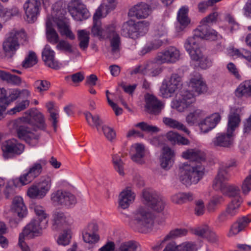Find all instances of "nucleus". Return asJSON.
I'll use <instances>...</instances> for the list:
<instances>
[{"instance_id":"nucleus-31","label":"nucleus","mask_w":251,"mask_h":251,"mask_svg":"<svg viewBox=\"0 0 251 251\" xmlns=\"http://www.w3.org/2000/svg\"><path fill=\"white\" fill-rule=\"evenodd\" d=\"M135 197V195L131 191V189L129 187L126 188L120 194L119 199V206L122 209L127 208L134 201Z\"/></svg>"},{"instance_id":"nucleus-63","label":"nucleus","mask_w":251,"mask_h":251,"mask_svg":"<svg viewBox=\"0 0 251 251\" xmlns=\"http://www.w3.org/2000/svg\"><path fill=\"white\" fill-rule=\"evenodd\" d=\"M101 130L106 138L110 141H112L116 137V133L113 129L108 126H102Z\"/></svg>"},{"instance_id":"nucleus-64","label":"nucleus","mask_w":251,"mask_h":251,"mask_svg":"<svg viewBox=\"0 0 251 251\" xmlns=\"http://www.w3.org/2000/svg\"><path fill=\"white\" fill-rule=\"evenodd\" d=\"M224 201V199L222 196H215L213 197L207 206L208 210L209 211H213L217 205L221 203Z\"/></svg>"},{"instance_id":"nucleus-19","label":"nucleus","mask_w":251,"mask_h":251,"mask_svg":"<svg viewBox=\"0 0 251 251\" xmlns=\"http://www.w3.org/2000/svg\"><path fill=\"white\" fill-rule=\"evenodd\" d=\"M188 230L185 228H176L171 230L163 238L162 240L158 241L152 247L154 251H158L162 248V244L166 241L175 240L186 236Z\"/></svg>"},{"instance_id":"nucleus-49","label":"nucleus","mask_w":251,"mask_h":251,"mask_svg":"<svg viewBox=\"0 0 251 251\" xmlns=\"http://www.w3.org/2000/svg\"><path fill=\"white\" fill-rule=\"evenodd\" d=\"M47 161L45 160L41 159L38 162L33 164L27 171L35 179L41 174L42 171V166L45 165Z\"/></svg>"},{"instance_id":"nucleus-26","label":"nucleus","mask_w":251,"mask_h":251,"mask_svg":"<svg viewBox=\"0 0 251 251\" xmlns=\"http://www.w3.org/2000/svg\"><path fill=\"white\" fill-rule=\"evenodd\" d=\"M121 34L123 36L133 39L138 38L139 33L137 32L135 23L132 20L124 23L122 26Z\"/></svg>"},{"instance_id":"nucleus-2","label":"nucleus","mask_w":251,"mask_h":251,"mask_svg":"<svg viewBox=\"0 0 251 251\" xmlns=\"http://www.w3.org/2000/svg\"><path fill=\"white\" fill-rule=\"evenodd\" d=\"M228 167L222 166L220 167L218 174L215 177L212 187L216 191L221 192L224 195L233 199L242 198L240 196L239 187L234 184L228 183L230 175L228 173Z\"/></svg>"},{"instance_id":"nucleus-11","label":"nucleus","mask_w":251,"mask_h":251,"mask_svg":"<svg viewBox=\"0 0 251 251\" xmlns=\"http://www.w3.org/2000/svg\"><path fill=\"white\" fill-rule=\"evenodd\" d=\"M159 63L158 61L155 60V58L154 61H148L143 64L136 67L131 72V74H141L151 76H156L162 71V68Z\"/></svg>"},{"instance_id":"nucleus-61","label":"nucleus","mask_w":251,"mask_h":251,"mask_svg":"<svg viewBox=\"0 0 251 251\" xmlns=\"http://www.w3.org/2000/svg\"><path fill=\"white\" fill-rule=\"evenodd\" d=\"M241 189L243 194L246 195L251 190V170L249 172V175L243 180Z\"/></svg>"},{"instance_id":"nucleus-56","label":"nucleus","mask_w":251,"mask_h":251,"mask_svg":"<svg viewBox=\"0 0 251 251\" xmlns=\"http://www.w3.org/2000/svg\"><path fill=\"white\" fill-rule=\"evenodd\" d=\"M29 100H24L20 102L17 103L14 107L8 111V113L10 115H13L23 111L29 106Z\"/></svg>"},{"instance_id":"nucleus-41","label":"nucleus","mask_w":251,"mask_h":251,"mask_svg":"<svg viewBox=\"0 0 251 251\" xmlns=\"http://www.w3.org/2000/svg\"><path fill=\"white\" fill-rule=\"evenodd\" d=\"M89 35V31L85 29H81L77 31L79 47L83 50H86L88 47L90 40Z\"/></svg>"},{"instance_id":"nucleus-36","label":"nucleus","mask_w":251,"mask_h":251,"mask_svg":"<svg viewBox=\"0 0 251 251\" xmlns=\"http://www.w3.org/2000/svg\"><path fill=\"white\" fill-rule=\"evenodd\" d=\"M167 140L173 145H188L189 140L176 132L170 131L166 134Z\"/></svg>"},{"instance_id":"nucleus-12","label":"nucleus","mask_w":251,"mask_h":251,"mask_svg":"<svg viewBox=\"0 0 251 251\" xmlns=\"http://www.w3.org/2000/svg\"><path fill=\"white\" fill-rule=\"evenodd\" d=\"M195 101L194 94L187 90L182 92L180 97L172 102V107L179 112H183Z\"/></svg>"},{"instance_id":"nucleus-62","label":"nucleus","mask_w":251,"mask_h":251,"mask_svg":"<svg viewBox=\"0 0 251 251\" xmlns=\"http://www.w3.org/2000/svg\"><path fill=\"white\" fill-rule=\"evenodd\" d=\"M19 13V10L16 6L12 7L11 8H5L3 11V16L2 18L4 20L7 21L11 18V17L16 16Z\"/></svg>"},{"instance_id":"nucleus-45","label":"nucleus","mask_w":251,"mask_h":251,"mask_svg":"<svg viewBox=\"0 0 251 251\" xmlns=\"http://www.w3.org/2000/svg\"><path fill=\"white\" fill-rule=\"evenodd\" d=\"M46 35L48 40L50 43L55 44L58 42V35L52 28V23L49 20L46 22Z\"/></svg>"},{"instance_id":"nucleus-16","label":"nucleus","mask_w":251,"mask_h":251,"mask_svg":"<svg viewBox=\"0 0 251 251\" xmlns=\"http://www.w3.org/2000/svg\"><path fill=\"white\" fill-rule=\"evenodd\" d=\"M1 149L3 157L8 158L9 154H21L24 151L25 146L17 140L12 139L4 142L2 144Z\"/></svg>"},{"instance_id":"nucleus-18","label":"nucleus","mask_w":251,"mask_h":251,"mask_svg":"<svg viewBox=\"0 0 251 251\" xmlns=\"http://www.w3.org/2000/svg\"><path fill=\"white\" fill-rule=\"evenodd\" d=\"M151 13V8L150 5L145 2H139L132 6L128 11V15L135 17L137 19H146Z\"/></svg>"},{"instance_id":"nucleus-4","label":"nucleus","mask_w":251,"mask_h":251,"mask_svg":"<svg viewBox=\"0 0 251 251\" xmlns=\"http://www.w3.org/2000/svg\"><path fill=\"white\" fill-rule=\"evenodd\" d=\"M204 170V166L200 163H184L179 167L180 180L186 185L196 184L203 176Z\"/></svg>"},{"instance_id":"nucleus-54","label":"nucleus","mask_w":251,"mask_h":251,"mask_svg":"<svg viewBox=\"0 0 251 251\" xmlns=\"http://www.w3.org/2000/svg\"><path fill=\"white\" fill-rule=\"evenodd\" d=\"M232 53V56L244 59L251 63V51L244 48L233 49Z\"/></svg>"},{"instance_id":"nucleus-53","label":"nucleus","mask_w":251,"mask_h":251,"mask_svg":"<svg viewBox=\"0 0 251 251\" xmlns=\"http://www.w3.org/2000/svg\"><path fill=\"white\" fill-rule=\"evenodd\" d=\"M38 58L35 52L29 51L22 62V66L25 68H30L37 64Z\"/></svg>"},{"instance_id":"nucleus-17","label":"nucleus","mask_w":251,"mask_h":251,"mask_svg":"<svg viewBox=\"0 0 251 251\" xmlns=\"http://www.w3.org/2000/svg\"><path fill=\"white\" fill-rule=\"evenodd\" d=\"M20 96L18 89L0 88V107L5 110L7 107Z\"/></svg>"},{"instance_id":"nucleus-1","label":"nucleus","mask_w":251,"mask_h":251,"mask_svg":"<svg viewBox=\"0 0 251 251\" xmlns=\"http://www.w3.org/2000/svg\"><path fill=\"white\" fill-rule=\"evenodd\" d=\"M218 16L217 12H213L203 18L201 23V25L195 30L194 36L189 37L184 45L191 59L197 62L203 69H206L210 65V63L199 48L200 42L202 39L215 40L220 36L216 31L211 29L208 25L209 24L216 23Z\"/></svg>"},{"instance_id":"nucleus-28","label":"nucleus","mask_w":251,"mask_h":251,"mask_svg":"<svg viewBox=\"0 0 251 251\" xmlns=\"http://www.w3.org/2000/svg\"><path fill=\"white\" fill-rule=\"evenodd\" d=\"M240 110L238 108H231L228 116L227 130L228 132L233 133L235 129L239 126L241 121L239 113Z\"/></svg>"},{"instance_id":"nucleus-34","label":"nucleus","mask_w":251,"mask_h":251,"mask_svg":"<svg viewBox=\"0 0 251 251\" xmlns=\"http://www.w3.org/2000/svg\"><path fill=\"white\" fill-rule=\"evenodd\" d=\"M24 121L29 125L36 126L41 129L44 130L46 128L44 117L40 112L35 113L26 119L24 118Z\"/></svg>"},{"instance_id":"nucleus-33","label":"nucleus","mask_w":251,"mask_h":251,"mask_svg":"<svg viewBox=\"0 0 251 251\" xmlns=\"http://www.w3.org/2000/svg\"><path fill=\"white\" fill-rule=\"evenodd\" d=\"M189 87L198 95L203 93L207 91L206 85L200 75L192 77L190 79Z\"/></svg>"},{"instance_id":"nucleus-55","label":"nucleus","mask_w":251,"mask_h":251,"mask_svg":"<svg viewBox=\"0 0 251 251\" xmlns=\"http://www.w3.org/2000/svg\"><path fill=\"white\" fill-rule=\"evenodd\" d=\"M112 162L115 170L121 175L124 176V163L121 159V156L119 154H115L112 156Z\"/></svg>"},{"instance_id":"nucleus-57","label":"nucleus","mask_w":251,"mask_h":251,"mask_svg":"<svg viewBox=\"0 0 251 251\" xmlns=\"http://www.w3.org/2000/svg\"><path fill=\"white\" fill-rule=\"evenodd\" d=\"M34 178L27 171L21 175L19 178L13 180V183L19 182L22 185H25L30 183Z\"/></svg>"},{"instance_id":"nucleus-23","label":"nucleus","mask_w":251,"mask_h":251,"mask_svg":"<svg viewBox=\"0 0 251 251\" xmlns=\"http://www.w3.org/2000/svg\"><path fill=\"white\" fill-rule=\"evenodd\" d=\"M98 230V226L97 224L94 223L89 224L87 228L83 232L82 236L84 241L90 244L97 243L100 239L99 236L96 234Z\"/></svg>"},{"instance_id":"nucleus-44","label":"nucleus","mask_w":251,"mask_h":251,"mask_svg":"<svg viewBox=\"0 0 251 251\" xmlns=\"http://www.w3.org/2000/svg\"><path fill=\"white\" fill-rule=\"evenodd\" d=\"M57 26L62 36H66L71 40L75 39V36L71 30L67 23L62 20H58L57 22Z\"/></svg>"},{"instance_id":"nucleus-37","label":"nucleus","mask_w":251,"mask_h":251,"mask_svg":"<svg viewBox=\"0 0 251 251\" xmlns=\"http://www.w3.org/2000/svg\"><path fill=\"white\" fill-rule=\"evenodd\" d=\"M206 115V113L202 110L196 109L191 111L186 117V122L191 126L198 122Z\"/></svg>"},{"instance_id":"nucleus-9","label":"nucleus","mask_w":251,"mask_h":251,"mask_svg":"<svg viewBox=\"0 0 251 251\" xmlns=\"http://www.w3.org/2000/svg\"><path fill=\"white\" fill-rule=\"evenodd\" d=\"M68 9L72 18L77 21H81L90 16L86 6L80 0H71L68 5Z\"/></svg>"},{"instance_id":"nucleus-32","label":"nucleus","mask_w":251,"mask_h":251,"mask_svg":"<svg viewBox=\"0 0 251 251\" xmlns=\"http://www.w3.org/2000/svg\"><path fill=\"white\" fill-rule=\"evenodd\" d=\"M182 156L192 162L199 163L205 160L204 153L197 149H190L183 151L182 153Z\"/></svg>"},{"instance_id":"nucleus-40","label":"nucleus","mask_w":251,"mask_h":251,"mask_svg":"<svg viewBox=\"0 0 251 251\" xmlns=\"http://www.w3.org/2000/svg\"><path fill=\"white\" fill-rule=\"evenodd\" d=\"M111 54L114 59H118L120 56L121 51V38L119 35H117L114 38H112L110 40Z\"/></svg>"},{"instance_id":"nucleus-14","label":"nucleus","mask_w":251,"mask_h":251,"mask_svg":"<svg viewBox=\"0 0 251 251\" xmlns=\"http://www.w3.org/2000/svg\"><path fill=\"white\" fill-rule=\"evenodd\" d=\"M41 3L39 0H27L23 5L25 20L29 23H34L40 13Z\"/></svg>"},{"instance_id":"nucleus-7","label":"nucleus","mask_w":251,"mask_h":251,"mask_svg":"<svg viewBox=\"0 0 251 251\" xmlns=\"http://www.w3.org/2000/svg\"><path fill=\"white\" fill-rule=\"evenodd\" d=\"M182 85L181 77L173 74L168 80H164L160 88V95L164 98L171 97Z\"/></svg>"},{"instance_id":"nucleus-59","label":"nucleus","mask_w":251,"mask_h":251,"mask_svg":"<svg viewBox=\"0 0 251 251\" xmlns=\"http://www.w3.org/2000/svg\"><path fill=\"white\" fill-rule=\"evenodd\" d=\"M135 24L137 33H139V37L143 36L148 32L150 25L148 21H140Z\"/></svg>"},{"instance_id":"nucleus-48","label":"nucleus","mask_w":251,"mask_h":251,"mask_svg":"<svg viewBox=\"0 0 251 251\" xmlns=\"http://www.w3.org/2000/svg\"><path fill=\"white\" fill-rule=\"evenodd\" d=\"M242 202V198L233 199L231 202L229 203L226 207V210L228 212L232 218L239 213V208Z\"/></svg>"},{"instance_id":"nucleus-8","label":"nucleus","mask_w":251,"mask_h":251,"mask_svg":"<svg viewBox=\"0 0 251 251\" xmlns=\"http://www.w3.org/2000/svg\"><path fill=\"white\" fill-rule=\"evenodd\" d=\"M142 196L144 203L153 210L160 212L164 210L166 200L156 192L145 190L142 192Z\"/></svg>"},{"instance_id":"nucleus-29","label":"nucleus","mask_w":251,"mask_h":251,"mask_svg":"<svg viewBox=\"0 0 251 251\" xmlns=\"http://www.w3.org/2000/svg\"><path fill=\"white\" fill-rule=\"evenodd\" d=\"M233 133L228 132L226 133H219L213 139L214 146L224 147H229L233 143Z\"/></svg>"},{"instance_id":"nucleus-15","label":"nucleus","mask_w":251,"mask_h":251,"mask_svg":"<svg viewBox=\"0 0 251 251\" xmlns=\"http://www.w3.org/2000/svg\"><path fill=\"white\" fill-rule=\"evenodd\" d=\"M47 225L41 223L38 220L32 219L23 229L20 234L28 238H33L42 234L43 228H45Z\"/></svg>"},{"instance_id":"nucleus-43","label":"nucleus","mask_w":251,"mask_h":251,"mask_svg":"<svg viewBox=\"0 0 251 251\" xmlns=\"http://www.w3.org/2000/svg\"><path fill=\"white\" fill-rule=\"evenodd\" d=\"M194 198L192 193H178L173 195L171 197L172 201L176 204H182L192 201Z\"/></svg>"},{"instance_id":"nucleus-50","label":"nucleus","mask_w":251,"mask_h":251,"mask_svg":"<svg viewBox=\"0 0 251 251\" xmlns=\"http://www.w3.org/2000/svg\"><path fill=\"white\" fill-rule=\"evenodd\" d=\"M66 191L57 190L53 192L50 195V200L55 204L62 205L65 202L64 199L69 196L66 195Z\"/></svg>"},{"instance_id":"nucleus-42","label":"nucleus","mask_w":251,"mask_h":251,"mask_svg":"<svg viewBox=\"0 0 251 251\" xmlns=\"http://www.w3.org/2000/svg\"><path fill=\"white\" fill-rule=\"evenodd\" d=\"M188 7L187 6H182L177 13V20L180 25V28L182 30L190 23V20L188 17Z\"/></svg>"},{"instance_id":"nucleus-22","label":"nucleus","mask_w":251,"mask_h":251,"mask_svg":"<svg viewBox=\"0 0 251 251\" xmlns=\"http://www.w3.org/2000/svg\"><path fill=\"white\" fill-rule=\"evenodd\" d=\"M221 119V116L218 113H215L206 117L199 123L201 131L203 133L208 132L216 126Z\"/></svg>"},{"instance_id":"nucleus-51","label":"nucleus","mask_w":251,"mask_h":251,"mask_svg":"<svg viewBox=\"0 0 251 251\" xmlns=\"http://www.w3.org/2000/svg\"><path fill=\"white\" fill-rule=\"evenodd\" d=\"M34 211L37 217V220L47 225L48 223V215L45 212V208L40 205L33 206Z\"/></svg>"},{"instance_id":"nucleus-39","label":"nucleus","mask_w":251,"mask_h":251,"mask_svg":"<svg viewBox=\"0 0 251 251\" xmlns=\"http://www.w3.org/2000/svg\"><path fill=\"white\" fill-rule=\"evenodd\" d=\"M235 95L238 97H251V80L241 83L236 89Z\"/></svg>"},{"instance_id":"nucleus-46","label":"nucleus","mask_w":251,"mask_h":251,"mask_svg":"<svg viewBox=\"0 0 251 251\" xmlns=\"http://www.w3.org/2000/svg\"><path fill=\"white\" fill-rule=\"evenodd\" d=\"M66 225V220L64 214L61 212H56L53 214V223L52 228L57 230L61 229Z\"/></svg>"},{"instance_id":"nucleus-6","label":"nucleus","mask_w":251,"mask_h":251,"mask_svg":"<svg viewBox=\"0 0 251 251\" xmlns=\"http://www.w3.org/2000/svg\"><path fill=\"white\" fill-rule=\"evenodd\" d=\"M22 119L12 122L13 129H15L19 138L25 140L29 145L34 146L38 142L39 135L32 132L29 127L21 123Z\"/></svg>"},{"instance_id":"nucleus-35","label":"nucleus","mask_w":251,"mask_h":251,"mask_svg":"<svg viewBox=\"0 0 251 251\" xmlns=\"http://www.w3.org/2000/svg\"><path fill=\"white\" fill-rule=\"evenodd\" d=\"M135 153L131 154V159L137 163L143 164L145 163L144 157L145 151V147L141 144H135L132 146Z\"/></svg>"},{"instance_id":"nucleus-38","label":"nucleus","mask_w":251,"mask_h":251,"mask_svg":"<svg viewBox=\"0 0 251 251\" xmlns=\"http://www.w3.org/2000/svg\"><path fill=\"white\" fill-rule=\"evenodd\" d=\"M163 123L167 126L182 131L188 135L190 133V131L184 124L174 119L164 117L163 118Z\"/></svg>"},{"instance_id":"nucleus-24","label":"nucleus","mask_w":251,"mask_h":251,"mask_svg":"<svg viewBox=\"0 0 251 251\" xmlns=\"http://www.w3.org/2000/svg\"><path fill=\"white\" fill-rule=\"evenodd\" d=\"M249 221L250 220L245 216L238 218L236 221L231 225L227 236L229 237H233L245 230L249 224Z\"/></svg>"},{"instance_id":"nucleus-27","label":"nucleus","mask_w":251,"mask_h":251,"mask_svg":"<svg viewBox=\"0 0 251 251\" xmlns=\"http://www.w3.org/2000/svg\"><path fill=\"white\" fill-rule=\"evenodd\" d=\"M102 9H104L103 6L99 7L93 16V25L91 32L95 36L103 37L104 28H101L100 21V18L102 16Z\"/></svg>"},{"instance_id":"nucleus-13","label":"nucleus","mask_w":251,"mask_h":251,"mask_svg":"<svg viewBox=\"0 0 251 251\" xmlns=\"http://www.w3.org/2000/svg\"><path fill=\"white\" fill-rule=\"evenodd\" d=\"M180 56V51L176 47L171 46L158 52L155 60L160 64L174 63L179 59Z\"/></svg>"},{"instance_id":"nucleus-3","label":"nucleus","mask_w":251,"mask_h":251,"mask_svg":"<svg viewBox=\"0 0 251 251\" xmlns=\"http://www.w3.org/2000/svg\"><path fill=\"white\" fill-rule=\"evenodd\" d=\"M153 214L146 207L141 206L132 214L130 226L140 232H146L153 224Z\"/></svg>"},{"instance_id":"nucleus-20","label":"nucleus","mask_w":251,"mask_h":251,"mask_svg":"<svg viewBox=\"0 0 251 251\" xmlns=\"http://www.w3.org/2000/svg\"><path fill=\"white\" fill-rule=\"evenodd\" d=\"M145 107L148 112L151 114H160L164 107V103L152 95H148L145 98Z\"/></svg>"},{"instance_id":"nucleus-5","label":"nucleus","mask_w":251,"mask_h":251,"mask_svg":"<svg viewBox=\"0 0 251 251\" xmlns=\"http://www.w3.org/2000/svg\"><path fill=\"white\" fill-rule=\"evenodd\" d=\"M25 36L24 32L13 30L10 32L2 44V49L5 55L12 58L20 48V38Z\"/></svg>"},{"instance_id":"nucleus-52","label":"nucleus","mask_w":251,"mask_h":251,"mask_svg":"<svg viewBox=\"0 0 251 251\" xmlns=\"http://www.w3.org/2000/svg\"><path fill=\"white\" fill-rule=\"evenodd\" d=\"M139 248L137 242L129 241L122 243L115 251H137Z\"/></svg>"},{"instance_id":"nucleus-21","label":"nucleus","mask_w":251,"mask_h":251,"mask_svg":"<svg viewBox=\"0 0 251 251\" xmlns=\"http://www.w3.org/2000/svg\"><path fill=\"white\" fill-rule=\"evenodd\" d=\"M42 59L46 66L55 70L60 68V65L55 58V52L50 47L46 45L42 52Z\"/></svg>"},{"instance_id":"nucleus-10","label":"nucleus","mask_w":251,"mask_h":251,"mask_svg":"<svg viewBox=\"0 0 251 251\" xmlns=\"http://www.w3.org/2000/svg\"><path fill=\"white\" fill-rule=\"evenodd\" d=\"M51 185V179L47 176L38 185H33L27 190V195L32 199H41L46 196Z\"/></svg>"},{"instance_id":"nucleus-60","label":"nucleus","mask_w":251,"mask_h":251,"mask_svg":"<svg viewBox=\"0 0 251 251\" xmlns=\"http://www.w3.org/2000/svg\"><path fill=\"white\" fill-rule=\"evenodd\" d=\"M135 126L148 132L156 133L159 131V128L156 126L149 125L144 122L137 124Z\"/></svg>"},{"instance_id":"nucleus-58","label":"nucleus","mask_w":251,"mask_h":251,"mask_svg":"<svg viewBox=\"0 0 251 251\" xmlns=\"http://www.w3.org/2000/svg\"><path fill=\"white\" fill-rule=\"evenodd\" d=\"M117 35H119L116 31V26L112 24L106 25L104 28L103 37L107 38H114Z\"/></svg>"},{"instance_id":"nucleus-25","label":"nucleus","mask_w":251,"mask_h":251,"mask_svg":"<svg viewBox=\"0 0 251 251\" xmlns=\"http://www.w3.org/2000/svg\"><path fill=\"white\" fill-rule=\"evenodd\" d=\"M162 151V157L160 158L161 166L165 169H170L174 162L175 151L168 146L164 147Z\"/></svg>"},{"instance_id":"nucleus-47","label":"nucleus","mask_w":251,"mask_h":251,"mask_svg":"<svg viewBox=\"0 0 251 251\" xmlns=\"http://www.w3.org/2000/svg\"><path fill=\"white\" fill-rule=\"evenodd\" d=\"M86 120L89 124L91 126H95L97 128L98 132L100 131V126L102 122L100 119L98 115H92V114L89 112L84 113Z\"/></svg>"},{"instance_id":"nucleus-30","label":"nucleus","mask_w":251,"mask_h":251,"mask_svg":"<svg viewBox=\"0 0 251 251\" xmlns=\"http://www.w3.org/2000/svg\"><path fill=\"white\" fill-rule=\"evenodd\" d=\"M11 208L20 218L26 217L27 214L26 207L21 197L17 196L13 199Z\"/></svg>"}]
</instances>
